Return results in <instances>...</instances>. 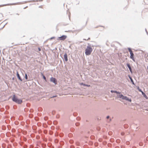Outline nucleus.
I'll use <instances>...</instances> for the list:
<instances>
[{
	"mask_svg": "<svg viewBox=\"0 0 148 148\" xmlns=\"http://www.w3.org/2000/svg\"><path fill=\"white\" fill-rule=\"evenodd\" d=\"M12 100L13 101L19 104H21L23 102L22 100L21 99H18L15 95H13L12 98Z\"/></svg>",
	"mask_w": 148,
	"mask_h": 148,
	"instance_id": "1",
	"label": "nucleus"
},
{
	"mask_svg": "<svg viewBox=\"0 0 148 148\" xmlns=\"http://www.w3.org/2000/svg\"><path fill=\"white\" fill-rule=\"evenodd\" d=\"M92 51V49L89 46H88L85 49V53L86 55H89L90 54Z\"/></svg>",
	"mask_w": 148,
	"mask_h": 148,
	"instance_id": "2",
	"label": "nucleus"
},
{
	"mask_svg": "<svg viewBox=\"0 0 148 148\" xmlns=\"http://www.w3.org/2000/svg\"><path fill=\"white\" fill-rule=\"evenodd\" d=\"M50 81L51 82H52L55 84H56L57 83V80L55 78L53 77H51L50 79Z\"/></svg>",
	"mask_w": 148,
	"mask_h": 148,
	"instance_id": "3",
	"label": "nucleus"
},
{
	"mask_svg": "<svg viewBox=\"0 0 148 148\" xmlns=\"http://www.w3.org/2000/svg\"><path fill=\"white\" fill-rule=\"evenodd\" d=\"M67 38V36L66 35H62V36L59 37L60 40H64Z\"/></svg>",
	"mask_w": 148,
	"mask_h": 148,
	"instance_id": "4",
	"label": "nucleus"
},
{
	"mask_svg": "<svg viewBox=\"0 0 148 148\" xmlns=\"http://www.w3.org/2000/svg\"><path fill=\"white\" fill-rule=\"evenodd\" d=\"M122 99L125 100L126 101H128L129 102H131L132 100L131 99H129L126 96H125L123 95V97H122Z\"/></svg>",
	"mask_w": 148,
	"mask_h": 148,
	"instance_id": "5",
	"label": "nucleus"
},
{
	"mask_svg": "<svg viewBox=\"0 0 148 148\" xmlns=\"http://www.w3.org/2000/svg\"><path fill=\"white\" fill-rule=\"evenodd\" d=\"M130 58L132 59L134 61H135L134 58V54L133 52L130 53Z\"/></svg>",
	"mask_w": 148,
	"mask_h": 148,
	"instance_id": "6",
	"label": "nucleus"
},
{
	"mask_svg": "<svg viewBox=\"0 0 148 148\" xmlns=\"http://www.w3.org/2000/svg\"><path fill=\"white\" fill-rule=\"evenodd\" d=\"M127 67L128 68L130 72H131V73H132V68H131V67L130 64H129V63H127Z\"/></svg>",
	"mask_w": 148,
	"mask_h": 148,
	"instance_id": "7",
	"label": "nucleus"
},
{
	"mask_svg": "<svg viewBox=\"0 0 148 148\" xmlns=\"http://www.w3.org/2000/svg\"><path fill=\"white\" fill-rule=\"evenodd\" d=\"M19 3H20V2H17V3H16L8 4L6 5H16L19 4Z\"/></svg>",
	"mask_w": 148,
	"mask_h": 148,
	"instance_id": "8",
	"label": "nucleus"
},
{
	"mask_svg": "<svg viewBox=\"0 0 148 148\" xmlns=\"http://www.w3.org/2000/svg\"><path fill=\"white\" fill-rule=\"evenodd\" d=\"M64 58L65 61L67 62L68 60L67 55L65 53L64 55Z\"/></svg>",
	"mask_w": 148,
	"mask_h": 148,
	"instance_id": "9",
	"label": "nucleus"
},
{
	"mask_svg": "<svg viewBox=\"0 0 148 148\" xmlns=\"http://www.w3.org/2000/svg\"><path fill=\"white\" fill-rule=\"evenodd\" d=\"M17 76L18 79L21 81H22V79L21 78V77L20 76L19 74H18V72L17 71Z\"/></svg>",
	"mask_w": 148,
	"mask_h": 148,
	"instance_id": "10",
	"label": "nucleus"
},
{
	"mask_svg": "<svg viewBox=\"0 0 148 148\" xmlns=\"http://www.w3.org/2000/svg\"><path fill=\"white\" fill-rule=\"evenodd\" d=\"M111 92L112 93H116L117 94H120L121 93L120 92H118L117 91H115V90H111Z\"/></svg>",
	"mask_w": 148,
	"mask_h": 148,
	"instance_id": "11",
	"label": "nucleus"
},
{
	"mask_svg": "<svg viewBox=\"0 0 148 148\" xmlns=\"http://www.w3.org/2000/svg\"><path fill=\"white\" fill-rule=\"evenodd\" d=\"M129 77L130 78V80H131V81L132 82V84H134V81H133V80L132 77L130 76V75H129Z\"/></svg>",
	"mask_w": 148,
	"mask_h": 148,
	"instance_id": "12",
	"label": "nucleus"
},
{
	"mask_svg": "<svg viewBox=\"0 0 148 148\" xmlns=\"http://www.w3.org/2000/svg\"><path fill=\"white\" fill-rule=\"evenodd\" d=\"M80 85H83V86H87V87H89V86H90V85H87V84H84L83 83H80Z\"/></svg>",
	"mask_w": 148,
	"mask_h": 148,
	"instance_id": "13",
	"label": "nucleus"
},
{
	"mask_svg": "<svg viewBox=\"0 0 148 148\" xmlns=\"http://www.w3.org/2000/svg\"><path fill=\"white\" fill-rule=\"evenodd\" d=\"M142 94L143 95V97H144L146 99H148V97L143 92H142Z\"/></svg>",
	"mask_w": 148,
	"mask_h": 148,
	"instance_id": "14",
	"label": "nucleus"
},
{
	"mask_svg": "<svg viewBox=\"0 0 148 148\" xmlns=\"http://www.w3.org/2000/svg\"><path fill=\"white\" fill-rule=\"evenodd\" d=\"M123 96V95L122 94L120 95V94H119V95H117V97L118 98H121L122 99Z\"/></svg>",
	"mask_w": 148,
	"mask_h": 148,
	"instance_id": "15",
	"label": "nucleus"
},
{
	"mask_svg": "<svg viewBox=\"0 0 148 148\" xmlns=\"http://www.w3.org/2000/svg\"><path fill=\"white\" fill-rule=\"evenodd\" d=\"M25 78L27 80L28 78V76L27 74H25Z\"/></svg>",
	"mask_w": 148,
	"mask_h": 148,
	"instance_id": "16",
	"label": "nucleus"
},
{
	"mask_svg": "<svg viewBox=\"0 0 148 148\" xmlns=\"http://www.w3.org/2000/svg\"><path fill=\"white\" fill-rule=\"evenodd\" d=\"M128 50L130 52V53H132V52L131 49L130 48H128Z\"/></svg>",
	"mask_w": 148,
	"mask_h": 148,
	"instance_id": "17",
	"label": "nucleus"
},
{
	"mask_svg": "<svg viewBox=\"0 0 148 148\" xmlns=\"http://www.w3.org/2000/svg\"><path fill=\"white\" fill-rule=\"evenodd\" d=\"M138 90H139V91L140 92H141V93H142V92H143L141 90V89H140L139 88V87H138Z\"/></svg>",
	"mask_w": 148,
	"mask_h": 148,
	"instance_id": "18",
	"label": "nucleus"
},
{
	"mask_svg": "<svg viewBox=\"0 0 148 148\" xmlns=\"http://www.w3.org/2000/svg\"><path fill=\"white\" fill-rule=\"evenodd\" d=\"M79 123H75V125L77 126H79Z\"/></svg>",
	"mask_w": 148,
	"mask_h": 148,
	"instance_id": "19",
	"label": "nucleus"
},
{
	"mask_svg": "<svg viewBox=\"0 0 148 148\" xmlns=\"http://www.w3.org/2000/svg\"><path fill=\"white\" fill-rule=\"evenodd\" d=\"M43 77L44 79L46 80V78L45 76L44 75H43Z\"/></svg>",
	"mask_w": 148,
	"mask_h": 148,
	"instance_id": "20",
	"label": "nucleus"
},
{
	"mask_svg": "<svg viewBox=\"0 0 148 148\" xmlns=\"http://www.w3.org/2000/svg\"><path fill=\"white\" fill-rule=\"evenodd\" d=\"M90 38H88V39H87V40H86V39H84L83 40H90Z\"/></svg>",
	"mask_w": 148,
	"mask_h": 148,
	"instance_id": "21",
	"label": "nucleus"
},
{
	"mask_svg": "<svg viewBox=\"0 0 148 148\" xmlns=\"http://www.w3.org/2000/svg\"><path fill=\"white\" fill-rule=\"evenodd\" d=\"M56 96H56V95L52 97H51V98H54V97H56Z\"/></svg>",
	"mask_w": 148,
	"mask_h": 148,
	"instance_id": "22",
	"label": "nucleus"
},
{
	"mask_svg": "<svg viewBox=\"0 0 148 148\" xmlns=\"http://www.w3.org/2000/svg\"><path fill=\"white\" fill-rule=\"evenodd\" d=\"M109 117H110L109 116H107V117H106V118H107V119H109Z\"/></svg>",
	"mask_w": 148,
	"mask_h": 148,
	"instance_id": "23",
	"label": "nucleus"
},
{
	"mask_svg": "<svg viewBox=\"0 0 148 148\" xmlns=\"http://www.w3.org/2000/svg\"><path fill=\"white\" fill-rule=\"evenodd\" d=\"M39 51H41V49L40 48H38Z\"/></svg>",
	"mask_w": 148,
	"mask_h": 148,
	"instance_id": "24",
	"label": "nucleus"
},
{
	"mask_svg": "<svg viewBox=\"0 0 148 148\" xmlns=\"http://www.w3.org/2000/svg\"><path fill=\"white\" fill-rule=\"evenodd\" d=\"M38 1V0H36V1H37H37Z\"/></svg>",
	"mask_w": 148,
	"mask_h": 148,
	"instance_id": "25",
	"label": "nucleus"
},
{
	"mask_svg": "<svg viewBox=\"0 0 148 148\" xmlns=\"http://www.w3.org/2000/svg\"><path fill=\"white\" fill-rule=\"evenodd\" d=\"M145 31H146V33H147V34H148V32H147V30H146V29H145Z\"/></svg>",
	"mask_w": 148,
	"mask_h": 148,
	"instance_id": "26",
	"label": "nucleus"
},
{
	"mask_svg": "<svg viewBox=\"0 0 148 148\" xmlns=\"http://www.w3.org/2000/svg\"><path fill=\"white\" fill-rule=\"evenodd\" d=\"M54 38V37H51V39H52Z\"/></svg>",
	"mask_w": 148,
	"mask_h": 148,
	"instance_id": "27",
	"label": "nucleus"
},
{
	"mask_svg": "<svg viewBox=\"0 0 148 148\" xmlns=\"http://www.w3.org/2000/svg\"><path fill=\"white\" fill-rule=\"evenodd\" d=\"M121 135H124V133H121Z\"/></svg>",
	"mask_w": 148,
	"mask_h": 148,
	"instance_id": "28",
	"label": "nucleus"
},
{
	"mask_svg": "<svg viewBox=\"0 0 148 148\" xmlns=\"http://www.w3.org/2000/svg\"><path fill=\"white\" fill-rule=\"evenodd\" d=\"M62 134H61V135H60V137H62Z\"/></svg>",
	"mask_w": 148,
	"mask_h": 148,
	"instance_id": "29",
	"label": "nucleus"
},
{
	"mask_svg": "<svg viewBox=\"0 0 148 148\" xmlns=\"http://www.w3.org/2000/svg\"><path fill=\"white\" fill-rule=\"evenodd\" d=\"M147 70H148V66H147Z\"/></svg>",
	"mask_w": 148,
	"mask_h": 148,
	"instance_id": "30",
	"label": "nucleus"
},
{
	"mask_svg": "<svg viewBox=\"0 0 148 148\" xmlns=\"http://www.w3.org/2000/svg\"><path fill=\"white\" fill-rule=\"evenodd\" d=\"M27 7H25V8H24V9H25V8H27Z\"/></svg>",
	"mask_w": 148,
	"mask_h": 148,
	"instance_id": "31",
	"label": "nucleus"
},
{
	"mask_svg": "<svg viewBox=\"0 0 148 148\" xmlns=\"http://www.w3.org/2000/svg\"><path fill=\"white\" fill-rule=\"evenodd\" d=\"M17 14V15H19V14Z\"/></svg>",
	"mask_w": 148,
	"mask_h": 148,
	"instance_id": "32",
	"label": "nucleus"
},
{
	"mask_svg": "<svg viewBox=\"0 0 148 148\" xmlns=\"http://www.w3.org/2000/svg\"><path fill=\"white\" fill-rule=\"evenodd\" d=\"M42 1V0H40L39 1Z\"/></svg>",
	"mask_w": 148,
	"mask_h": 148,
	"instance_id": "33",
	"label": "nucleus"
},
{
	"mask_svg": "<svg viewBox=\"0 0 148 148\" xmlns=\"http://www.w3.org/2000/svg\"><path fill=\"white\" fill-rule=\"evenodd\" d=\"M147 56L148 57V54H147Z\"/></svg>",
	"mask_w": 148,
	"mask_h": 148,
	"instance_id": "34",
	"label": "nucleus"
}]
</instances>
